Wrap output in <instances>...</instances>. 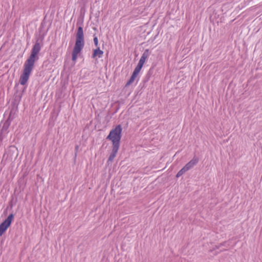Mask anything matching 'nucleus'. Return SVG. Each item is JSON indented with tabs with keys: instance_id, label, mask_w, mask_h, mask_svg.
<instances>
[{
	"instance_id": "nucleus-10",
	"label": "nucleus",
	"mask_w": 262,
	"mask_h": 262,
	"mask_svg": "<svg viewBox=\"0 0 262 262\" xmlns=\"http://www.w3.org/2000/svg\"><path fill=\"white\" fill-rule=\"evenodd\" d=\"M11 123V121L9 119H8L4 123L2 130L4 131H6L7 129L9 128Z\"/></svg>"
},
{
	"instance_id": "nucleus-15",
	"label": "nucleus",
	"mask_w": 262,
	"mask_h": 262,
	"mask_svg": "<svg viewBox=\"0 0 262 262\" xmlns=\"http://www.w3.org/2000/svg\"><path fill=\"white\" fill-rule=\"evenodd\" d=\"M78 148V146H76V149H77Z\"/></svg>"
},
{
	"instance_id": "nucleus-6",
	"label": "nucleus",
	"mask_w": 262,
	"mask_h": 262,
	"mask_svg": "<svg viewBox=\"0 0 262 262\" xmlns=\"http://www.w3.org/2000/svg\"><path fill=\"white\" fill-rule=\"evenodd\" d=\"M119 147L120 146H118L113 145L112 152L111 153L107 161L108 164H109L110 162H112L114 160V158L116 157L118 151Z\"/></svg>"
},
{
	"instance_id": "nucleus-8",
	"label": "nucleus",
	"mask_w": 262,
	"mask_h": 262,
	"mask_svg": "<svg viewBox=\"0 0 262 262\" xmlns=\"http://www.w3.org/2000/svg\"><path fill=\"white\" fill-rule=\"evenodd\" d=\"M103 54V52L100 49L99 47H98L96 49L94 50L92 57L95 58L96 56H98V58H101Z\"/></svg>"
},
{
	"instance_id": "nucleus-5",
	"label": "nucleus",
	"mask_w": 262,
	"mask_h": 262,
	"mask_svg": "<svg viewBox=\"0 0 262 262\" xmlns=\"http://www.w3.org/2000/svg\"><path fill=\"white\" fill-rule=\"evenodd\" d=\"M141 70L138 69L137 68H135L134 70V72L130 77L129 79L126 82L125 84V86H128L131 84H132L135 80L136 78L137 77L138 75L139 74Z\"/></svg>"
},
{
	"instance_id": "nucleus-4",
	"label": "nucleus",
	"mask_w": 262,
	"mask_h": 262,
	"mask_svg": "<svg viewBox=\"0 0 262 262\" xmlns=\"http://www.w3.org/2000/svg\"><path fill=\"white\" fill-rule=\"evenodd\" d=\"M14 215L11 213L8 215L7 218L0 224V236L11 225Z\"/></svg>"
},
{
	"instance_id": "nucleus-2",
	"label": "nucleus",
	"mask_w": 262,
	"mask_h": 262,
	"mask_svg": "<svg viewBox=\"0 0 262 262\" xmlns=\"http://www.w3.org/2000/svg\"><path fill=\"white\" fill-rule=\"evenodd\" d=\"M85 44L83 28L79 26L76 33V42L72 51V60H77L78 54L81 52Z\"/></svg>"
},
{
	"instance_id": "nucleus-9",
	"label": "nucleus",
	"mask_w": 262,
	"mask_h": 262,
	"mask_svg": "<svg viewBox=\"0 0 262 262\" xmlns=\"http://www.w3.org/2000/svg\"><path fill=\"white\" fill-rule=\"evenodd\" d=\"M146 60V58H145V57H143V56H141L136 68L141 70L142 69L144 62H145Z\"/></svg>"
},
{
	"instance_id": "nucleus-14",
	"label": "nucleus",
	"mask_w": 262,
	"mask_h": 262,
	"mask_svg": "<svg viewBox=\"0 0 262 262\" xmlns=\"http://www.w3.org/2000/svg\"><path fill=\"white\" fill-rule=\"evenodd\" d=\"M3 140V137L0 135V147L2 145V142Z\"/></svg>"
},
{
	"instance_id": "nucleus-11",
	"label": "nucleus",
	"mask_w": 262,
	"mask_h": 262,
	"mask_svg": "<svg viewBox=\"0 0 262 262\" xmlns=\"http://www.w3.org/2000/svg\"><path fill=\"white\" fill-rule=\"evenodd\" d=\"M188 171L187 168L184 166L180 171H178L176 175L177 178H179L182 176L184 173H185L186 171Z\"/></svg>"
},
{
	"instance_id": "nucleus-7",
	"label": "nucleus",
	"mask_w": 262,
	"mask_h": 262,
	"mask_svg": "<svg viewBox=\"0 0 262 262\" xmlns=\"http://www.w3.org/2000/svg\"><path fill=\"white\" fill-rule=\"evenodd\" d=\"M199 162L198 158L194 157L188 163H187L184 166L188 170L192 168Z\"/></svg>"
},
{
	"instance_id": "nucleus-1",
	"label": "nucleus",
	"mask_w": 262,
	"mask_h": 262,
	"mask_svg": "<svg viewBox=\"0 0 262 262\" xmlns=\"http://www.w3.org/2000/svg\"><path fill=\"white\" fill-rule=\"evenodd\" d=\"M41 48V43L39 39H37L32 47L30 55L24 63L23 72L19 78V83L21 85H25L28 81L35 62L39 59L38 54Z\"/></svg>"
},
{
	"instance_id": "nucleus-3",
	"label": "nucleus",
	"mask_w": 262,
	"mask_h": 262,
	"mask_svg": "<svg viewBox=\"0 0 262 262\" xmlns=\"http://www.w3.org/2000/svg\"><path fill=\"white\" fill-rule=\"evenodd\" d=\"M122 131L121 125L120 124L117 125L110 131L106 139L111 140L112 142L113 145L120 146Z\"/></svg>"
},
{
	"instance_id": "nucleus-13",
	"label": "nucleus",
	"mask_w": 262,
	"mask_h": 262,
	"mask_svg": "<svg viewBox=\"0 0 262 262\" xmlns=\"http://www.w3.org/2000/svg\"><path fill=\"white\" fill-rule=\"evenodd\" d=\"M94 45L98 47V37L94 35Z\"/></svg>"
},
{
	"instance_id": "nucleus-12",
	"label": "nucleus",
	"mask_w": 262,
	"mask_h": 262,
	"mask_svg": "<svg viewBox=\"0 0 262 262\" xmlns=\"http://www.w3.org/2000/svg\"><path fill=\"white\" fill-rule=\"evenodd\" d=\"M151 52L149 51V49H146L144 52L142 54V56L143 57H145V58L147 59L150 54Z\"/></svg>"
}]
</instances>
